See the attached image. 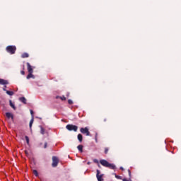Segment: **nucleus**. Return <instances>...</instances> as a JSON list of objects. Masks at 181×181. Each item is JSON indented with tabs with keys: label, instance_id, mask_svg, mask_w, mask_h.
Wrapping results in <instances>:
<instances>
[{
	"label": "nucleus",
	"instance_id": "obj_4",
	"mask_svg": "<svg viewBox=\"0 0 181 181\" xmlns=\"http://www.w3.org/2000/svg\"><path fill=\"white\" fill-rule=\"evenodd\" d=\"M59 165V158L56 156H52V168H56Z\"/></svg>",
	"mask_w": 181,
	"mask_h": 181
},
{
	"label": "nucleus",
	"instance_id": "obj_26",
	"mask_svg": "<svg viewBox=\"0 0 181 181\" xmlns=\"http://www.w3.org/2000/svg\"><path fill=\"white\" fill-rule=\"evenodd\" d=\"M3 90L4 91H8L7 90H6V85H4V88H3Z\"/></svg>",
	"mask_w": 181,
	"mask_h": 181
},
{
	"label": "nucleus",
	"instance_id": "obj_23",
	"mask_svg": "<svg viewBox=\"0 0 181 181\" xmlns=\"http://www.w3.org/2000/svg\"><path fill=\"white\" fill-rule=\"evenodd\" d=\"M60 100H62V101H66V97L65 96H61Z\"/></svg>",
	"mask_w": 181,
	"mask_h": 181
},
{
	"label": "nucleus",
	"instance_id": "obj_12",
	"mask_svg": "<svg viewBox=\"0 0 181 181\" xmlns=\"http://www.w3.org/2000/svg\"><path fill=\"white\" fill-rule=\"evenodd\" d=\"M28 75L27 76V80L29 78H35V76L33 75V72H28Z\"/></svg>",
	"mask_w": 181,
	"mask_h": 181
},
{
	"label": "nucleus",
	"instance_id": "obj_20",
	"mask_svg": "<svg viewBox=\"0 0 181 181\" xmlns=\"http://www.w3.org/2000/svg\"><path fill=\"white\" fill-rule=\"evenodd\" d=\"M33 175H35V176L36 177L39 176V173H37V170H33Z\"/></svg>",
	"mask_w": 181,
	"mask_h": 181
},
{
	"label": "nucleus",
	"instance_id": "obj_2",
	"mask_svg": "<svg viewBox=\"0 0 181 181\" xmlns=\"http://www.w3.org/2000/svg\"><path fill=\"white\" fill-rule=\"evenodd\" d=\"M6 50L7 53H10V54H15L16 52V46L15 45H8L6 47Z\"/></svg>",
	"mask_w": 181,
	"mask_h": 181
},
{
	"label": "nucleus",
	"instance_id": "obj_30",
	"mask_svg": "<svg viewBox=\"0 0 181 181\" xmlns=\"http://www.w3.org/2000/svg\"><path fill=\"white\" fill-rule=\"evenodd\" d=\"M93 162L94 163H98V160L97 159H93Z\"/></svg>",
	"mask_w": 181,
	"mask_h": 181
},
{
	"label": "nucleus",
	"instance_id": "obj_15",
	"mask_svg": "<svg viewBox=\"0 0 181 181\" xmlns=\"http://www.w3.org/2000/svg\"><path fill=\"white\" fill-rule=\"evenodd\" d=\"M22 59H26L29 57V54L27 52H24L21 54Z\"/></svg>",
	"mask_w": 181,
	"mask_h": 181
},
{
	"label": "nucleus",
	"instance_id": "obj_22",
	"mask_svg": "<svg viewBox=\"0 0 181 181\" xmlns=\"http://www.w3.org/2000/svg\"><path fill=\"white\" fill-rule=\"evenodd\" d=\"M25 141H26V142H27V144L29 145V136H25Z\"/></svg>",
	"mask_w": 181,
	"mask_h": 181
},
{
	"label": "nucleus",
	"instance_id": "obj_6",
	"mask_svg": "<svg viewBox=\"0 0 181 181\" xmlns=\"http://www.w3.org/2000/svg\"><path fill=\"white\" fill-rule=\"evenodd\" d=\"M96 177L98 179V181H104V178H103V176H104V174L100 175V170H96Z\"/></svg>",
	"mask_w": 181,
	"mask_h": 181
},
{
	"label": "nucleus",
	"instance_id": "obj_28",
	"mask_svg": "<svg viewBox=\"0 0 181 181\" xmlns=\"http://www.w3.org/2000/svg\"><path fill=\"white\" fill-rule=\"evenodd\" d=\"M98 134H95V142H98V139H97V136H98Z\"/></svg>",
	"mask_w": 181,
	"mask_h": 181
},
{
	"label": "nucleus",
	"instance_id": "obj_33",
	"mask_svg": "<svg viewBox=\"0 0 181 181\" xmlns=\"http://www.w3.org/2000/svg\"><path fill=\"white\" fill-rule=\"evenodd\" d=\"M61 96H56L57 100L60 98Z\"/></svg>",
	"mask_w": 181,
	"mask_h": 181
},
{
	"label": "nucleus",
	"instance_id": "obj_7",
	"mask_svg": "<svg viewBox=\"0 0 181 181\" xmlns=\"http://www.w3.org/2000/svg\"><path fill=\"white\" fill-rule=\"evenodd\" d=\"M0 84H1V86H6L9 84V81L8 80L0 78Z\"/></svg>",
	"mask_w": 181,
	"mask_h": 181
},
{
	"label": "nucleus",
	"instance_id": "obj_5",
	"mask_svg": "<svg viewBox=\"0 0 181 181\" xmlns=\"http://www.w3.org/2000/svg\"><path fill=\"white\" fill-rule=\"evenodd\" d=\"M80 132L81 134H85L86 136H90V131L88 130V127H85V128H81Z\"/></svg>",
	"mask_w": 181,
	"mask_h": 181
},
{
	"label": "nucleus",
	"instance_id": "obj_11",
	"mask_svg": "<svg viewBox=\"0 0 181 181\" xmlns=\"http://www.w3.org/2000/svg\"><path fill=\"white\" fill-rule=\"evenodd\" d=\"M128 173H129V179L123 178L122 181H132V180H131L132 175H131V170H128Z\"/></svg>",
	"mask_w": 181,
	"mask_h": 181
},
{
	"label": "nucleus",
	"instance_id": "obj_8",
	"mask_svg": "<svg viewBox=\"0 0 181 181\" xmlns=\"http://www.w3.org/2000/svg\"><path fill=\"white\" fill-rule=\"evenodd\" d=\"M6 117L8 119H11L12 121H13V114L11 112H6Z\"/></svg>",
	"mask_w": 181,
	"mask_h": 181
},
{
	"label": "nucleus",
	"instance_id": "obj_1",
	"mask_svg": "<svg viewBox=\"0 0 181 181\" xmlns=\"http://www.w3.org/2000/svg\"><path fill=\"white\" fill-rule=\"evenodd\" d=\"M100 165H102V166H104L105 168H108L109 169H112L113 170L117 169L115 165L110 163L106 160H100Z\"/></svg>",
	"mask_w": 181,
	"mask_h": 181
},
{
	"label": "nucleus",
	"instance_id": "obj_19",
	"mask_svg": "<svg viewBox=\"0 0 181 181\" xmlns=\"http://www.w3.org/2000/svg\"><path fill=\"white\" fill-rule=\"evenodd\" d=\"M40 134L45 135V129L42 127H40Z\"/></svg>",
	"mask_w": 181,
	"mask_h": 181
},
{
	"label": "nucleus",
	"instance_id": "obj_18",
	"mask_svg": "<svg viewBox=\"0 0 181 181\" xmlns=\"http://www.w3.org/2000/svg\"><path fill=\"white\" fill-rule=\"evenodd\" d=\"M77 149L79 151V152H83V145H78L77 146Z\"/></svg>",
	"mask_w": 181,
	"mask_h": 181
},
{
	"label": "nucleus",
	"instance_id": "obj_13",
	"mask_svg": "<svg viewBox=\"0 0 181 181\" xmlns=\"http://www.w3.org/2000/svg\"><path fill=\"white\" fill-rule=\"evenodd\" d=\"M9 105H10V107H11V108H13V110H16V106H15V104H13L12 103V100H9Z\"/></svg>",
	"mask_w": 181,
	"mask_h": 181
},
{
	"label": "nucleus",
	"instance_id": "obj_3",
	"mask_svg": "<svg viewBox=\"0 0 181 181\" xmlns=\"http://www.w3.org/2000/svg\"><path fill=\"white\" fill-rule=\"evenodd\" d=\"M66 128L68 131H74V132H77V130L78 129V127L74 124H67Z\"/></svg>",
	"mask_w": 181,
	"mask_h": 181
},
{
	"label": "nucleus",
	"instance_id": "obj_31",
	"mask_svg": "<svg viewBox=\"0 0 181 181\" xmlns=\"http://www.w3.org/2000/svg\"><path fill=\"white\" fill-rule=\"evenodd\" d=\"M21 74H22L23 76H25V71H21Z\"/></svg>",
	"mask_w": 181,
	"mask_h": 181
},
{
	"label": "nucleus",
	"instance_id": "obj_36",
	"mask_svg": "<svg viewBox=\"0 0 181 181\" xmlns=\"http://www.w3.org/2000/svg\"><path fill=\"white\" fill-rule=\"evenodd\" d=\"M98 168H101V165L100 164H98Z\"/></svg>",
	"mask_w": 181,
	"mask_h": 181
},
{
	"label": "nucleus",
	"instance_id": "obj_10",
	"mask_svg": "<svg viewBox=\"0 0 181 181\" xmlns=\"http://www.w3.org/2000/svg\"><path fill=\"white\" fill-rule=\"evenodd\" d=\"M30 114L32 115V119L30 121V124H29V127L30 128H32V125H33V121H34V118H33V110H30Z\"/></svg>",
	"mask_w": 181,
	"mask_h": 181
},
{
	"label": "nucleus",
	"instance_id": "obj_17",
	"mask_svg": "<svg viewBox=\"0 0 181 181\" xmlns=\"http://www.w3.org/2000/svg\"><path fill=\"white\" fill-rule=\"evenodd\" d=\"M6 94H8V95H13L15 93H13V91H11V90H6Z\"/></svg>",
	"mask_w": 181,
	"mask_h": 181
},
{
	"label": "nucleus",
	"instance_id": "obj_27",
	"mask_svg": "<svg viewBox=\"0 0 181 181\" xmlns=\"http://www.w3.org/2000/svg\"><path fill=\"white\" fill-rule=\"evenodd\" d=\"M0 105L3 107V108H5V104L4 103H1L0 102Z\"/></svg>",
	"mask_w": 181,
	"mask_h": 181
},
{
	"label": "nucleus",
	"instance_id": "obj_32",
	"mask_svg": "<svg viewBox=\"0 0 181 181\" xmlns=\"http://www.w3.org/2000/svg\"><path fill=\"white\" fill-rule=\"evenodd\" d=\"M3 110L5 111L6 110V106H4V107H3Z\"/></svg>",
	"mask_w": 181,
	"mask_h": 181
},
{
	"label": "nucleus",
	"instance_id": "obj_16",
	"mask_svg": "<svg viewBox=\"0 0 181 181\" xmlns=\"http://www.w3.org/2000/svg\"><path fill=\"white\" fill-rule=\"evenodd\" d=\"M78 140L79 142H83V135L81 134H78Z\"/></svg>",
	"mask_w": 181,
	"mask_h": 181
},
{
	"label": "nucleus",
	"instance_id": "obj_29",
	"mask_svg": "<svg viewBox=\"0 0 181 181\" xmlns=\"http://www.w3.org/2000/svg\"><path fill=\"white\" fill-rule=\"evenodd\" d=\"M44 148H45V149H46V148H47V142L45 143Z\"/></svg>",
	"mask_w": 181,
	"mask_h": 181
},
{
	"label": "nucleus",
	"instance_id": "obj_35",
	"mask_svg": "<svg viewBox=\"0 0 181 181\" xmlns=\"http://www.w3.org/2000/svg\"><path fill=\"white\" fill-rule=\"evenodd\" d=\"M25 155H28V151H25Z\"/></svg>",
	"mask_w": 181,
	"mask_h": 181
},
{
	"label": "nucleus",
	"instance_id": "obj_34",
	"mask_svg": "<svg viewBox=\"0 0 181 181\" xmlns=\"http://www.w3.org/2000/svg\"><path fill=\"white\" fill-rule=\"evenodd\" d=\"M120 170H124V168L123 167H120Z\"/></svg>",
	"mask_w": 181,
	"mask_h": 181
},
{
	"label": "nucleus",
	"instance_id": "obj_24",
	"mask_svg": "<svg viewBox=\"0 0 181 181\" xmlns=\"http://www.w3.org/2000/svg\"><path fill=\"white\" fill-rule=\"evenodd\" d=\"M108 151H110V149L108 148H105V155H107V153H108Z\"/></svg>",
	"mask_w": 181,
	"mask_h": 181
},
{
	"label": "nucleus",
	"instance_id": "obj_14",
	"mask_svg": "<svg viewBox=\"0 0 181 181\" xmlns=\"http://www.w3.org/2000/svg\"><path fill=\"white\" fill-rule=\"evenodd\" d=\"M19 101L23 103V104H26V98L25 97L19 98Z\"/></svg>",
	"mask_w": 181,
	"mask_h": 181
},
{
	"label": "nucleus",
	"instance_id": "obj_25",
	"mask_svg": "<svg viewBox=\"0 0 181 181\" xmlns=\"http://www.w3.org/2000/svg\"><path fill=\"white\" fill-rule=\"evenodd\" d=\"M68 103L71 105L73 104V100H68Z\"/></svg>",
	"mask_w": 181,
	"mask_h": 181
},
{
	"label": "nucleus",
	"instance_id": "obj_21",
	"mask_svg": "<svg viewBox=\"0 0 181 181\" xmlns=\"http://www.w3.org/2000/svg\"><path fill=\"white\" fill-rule=\"evenodd\" d=\"M115 177H116V179H119L120 180H122V176L117 175V174H115Z\"/></svg>",
	"mask_w": 181,
	"mask_h": 181
},
{
	"label": "nucleus",
	"instance_id": "obj_9",
	"mask_svg": "<svg viewBox=\"0 0 181 181\" xmlns=\"http://www.w3.org/2000/svg\"><path fill=\"white\" fill-rule=\"evenodd\" d=\"M27 70L28 73H33V68L30 66L29 62H27Z\"/></svg>",
	"mask_w": 181,
	"mask_h": 181
},
{
	"label": "nucleus",
	"instance_id": "obj_37",
	"mask_svg": "<svg viewBox=\"0 0 181 181\" xmlns=\"http://www.w3.org/2000/svg\"><path fill=\"white\" fill-rule=\"evenodd\" d=\"M90 163H90V162H88V163H87V165H90Z\"/></svg>",
	"mask_w": 181,
	"mask_h": 181
}]
</instances>
